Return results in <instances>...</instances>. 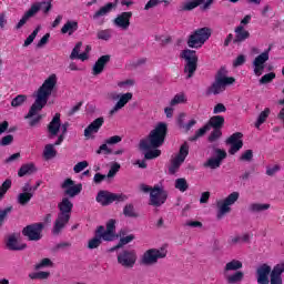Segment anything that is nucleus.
<instances>
[{"mask_svg":"<svg viewBox=\"0 0 284 284\" xmlns=\"http://www.w3.org/2000/svg\"><path fill=\"white\" fill-rule=\"evenodd\" d=\"M168 136V124L165 122H159L156 126L149 133L146 139L140 141V150L144 153L146 161H152L161 156V145L165 143Z\"/></svg>","mask_w":284,"mask_h":284,"instance_id":"f257e3e1","label":"nucleus"},{"mask_svg":"<svg viewBox=\"0 0 284 284\" xmlns=\"http://www.w3.org/2000/svg\"><path fill=\"white\" fill-rule=\"evenodd\" d=\"M57 88V74L52 73L48 79L44 80L42 85L38 89L36 94V101L31 105L28 114L24 119H32L37 116L41 110L48 105V99L52 95L53 90Z\"/></svg>","mask_w":284,"mask_h":284,"instance_id":"f03ea898","label":"nucleus"},{"mask_svg":"<svg viewBox=\"0 0 284 284\" xmlns=\"http://www.w3.org/2000/svg\"><path fill=\"white\" fill-rule=\"evenodd\" d=\"M72 207H74V204L68 197H63L62 201L58 204L60 212L58 213V217L55 219L52 229V234L54 236H59L65 227L67 223H70V217L72 216Z\"/></svg>","mask_w":284,"mask_h":284,"instance_id":"7ed1b4c3","label":"nucleus"},{"mask_svg":"<svg viewBox=\"0 0 284 284\" xmlns=\"http://www.w3.org/2000/svg\"><path fill=\"white\" fill-rule=\"evenodd\" d=\"M234 83H236V79H234V77H227V70L225 67H222L216 72L212 84L206 89V95L211 97V94H213L216 97L225 92L227 85H232Z\"/></svg>","mask_w":284,"mask_h":284,"instance_id":"20e7f679","label":"nucleus"},{"mask_svg":"<svg viewBox=\"0 0 284 284\" xmlns=\"http://www.w3.org/2000/svg\"><path fill=\"white\" fill-rule=\"evenodd\" d=\"M180 59L185 61L184 74H186V79H192V77L196 74V70H199V55L196 54V51L185 49L180 53Z\"/></svg>","mask_w":284,"mask_h":284,"instance_id":"39448f33","label":"nucleus"},{"mask_svg":"<svg viewBox=\"0 0 284 284\" xmlns=\"http://www.w3.org/2000/svg\"><path fill=\"white\" fill-rule=\"evenodd\" d=\"M212 37V29L203 27L196 29L191 36H189L187 45L189 48H202Z\"/></svg>","mask_w":284,"mask_h":284,"instance_id":"423d86ee","label":"nucleus"},{"mask_svg":"<svg viewBox=\"0 0 284 284\" xmlns=\"http://www.w3.org/2000/svg\"><path fill=\"white\" fill-rule=\"evenodd\" d=\"M241 196V193L239 192H232L229 194L224 200H221L217 202V219L221 221L225 214H230L232 212V205L239 201V197Z\"/></svg>","mask_w":284,"mask_h":284,"instance_id":"0eeeda50","label":"nucleus"},{"mask_svg":"<svg viewBox=\"0 0 284 284\" xmlns=\"http://www.w3.org/2000/svg\"><path fill=\"white\" fill-rule=\"evenodd\" d=\"M95 201L97 203H100V205H102L103 207H106V205H112L114 201H118L120 203L123 201H128V195L123 193L116 194L110 191L101 190L98 192V195L95 196Z\"/></svg>","mask_w":284,"mask_h":284,"instance_id":"6e6552de","label":"nucleus"},{"mask_svg":"<svg viewBox=\"0 0 284 284\" xmlns=\"http://www.w3.org/2000/svg\"><path fill=\"white\" fill-rule=\"evenodd\" d=\"M189 154H190V144H187V142H184L180 146L179 153L171 161V165L169 166V174H174L175 172H179V170L181 169V165L185 163V159H187Z\"/></svg>","mask_w":284,"mask_h":284,"instance_id":"1a4fd4ad","label":"nucleus"},{"mask_svg":"<svg viewBox=\"0 0 284 284\" xmlns=\"http://www.w3.org/2000/svg\"><path fill=\"white\" fill-rule=\"evenodd\" d=\"M168 256V250L161 248H150L144 252L141 257L142 265H156L159 258H165Z\"/></svg>","mask_w":284,"mask_h":284,"instance_id":"9d476101","label":"nucleus"},{"mask_svg":"<svg viewBox=\"0 0 284 284\" xmlns=\"http://www.w3.org/2000/svg\"><path fill=\"white\" fill-rule=\"evenodd\" d=\"M45 224L42 222L29 224L22 230V235L26 236L28 241H41L43 239V230Z\"/></svg>","mask_w":284,"mask_h":284,"instance_id":"9b49d317","label":"nucleus"},{"mask_svg":"<svg viewBox=\"0 0 284 284\" xmlns=\"http://www.w3.org/2000/svg\"><path fill=\"white\" fill-rule=\"evenodd\" d=\"M118 263L126 270H132L136 264V252L124 250L118 255Z\"/></svg>","mask_w":284,"mask_h":284,"instance_id":"f8f14e48","label":"nucleus"},{"mask_svg":"<svg viewBox=\"0 0 284 284\" xmlns=\"http://www.w3.org/2000/svg\"><path fill=\"white\" fill-rule=\"evenodd\" d=\"M168 201V191L154 186L150 193V205L153 207H161Z\"/></svg>","mask_w":284,"mask_h":284,"instance_id":"ddd939ff","label":"nucleus"},{"mask_svg":"<svg viewBox=\"0 0 284 284\" xmlns=\"http://www.w3.org/2000/svg\"><path fill=\"white\" fill-rule=\"evenodd\" d=\"M272 51V47H268L264 52H262L260 55H257L254 61V74L256 77H261L263 74V71L265 70V63L270 61V52Z\"/></svg>","mask_w":284,"mask_h":284,"instance_id":"4468645a","label":"nucleus"},{"mask_svg":"<svg viewBox=\"0 0 284 284\" xmlns=\"http://www.w3.org/2000/svg\"><path fill=\"white\" fill-rule=\"evenodd\" d=\"M62 190H64V194L74 199V196H79L81 191L83 190V184H74V181L70 178L65 179L64 182L61 184Z\"/></svg>","mask_w":284,"mask_h":284,"instance_id":"2eb2a0df","label":"nucleus"},{"mask_svg":"<svg viewBox=\"0 0 284 284\" xmlns=\"http://www.w3.org/2000/svg\"><path fill=\"white\" fill-rule=\"evenodd\" d=\"M226 145H231L229 154L234 155L243 149V134L241 132L233 133L226 139Z\"/></svg>","mask_w":284,"mask_h":284,"instance_id":"dca6fc26","label":"nucleus"},{"mask_svg":"<svg viewBox=\"0 0 284 284\" xmlns=\"http://www.w3.org/2000/svg\"><path fill=\"white\" fill-rule=\"evenodd\" d=\"M103 123H105V119L100 116L93 120L85 129H84V138L88 140L94 139L93 134H98L101 128H103Z\"/></svg>","mask_w":284,"mask_h":284,"instance_id":"f3484780","label":"nucleus"},{"mask_svg":"<svg viewBox=\"0 0 284 284\" xmlns=\"http://www.w3.org/2000/svg\"><path fill=\"white\" fill-rule=\"evenodd\" d=\"M101 234L103 241H106L108 243L114 241V239H116V220H109L106 223V230L105 226H103Z\"/></svg>","mask_w":284,"mask_h":284,"instance_id":"a211bd4d","label":"nucleus"},{"mask_svg":"<svg viewBox=\"0 0 284 284\" xmlns=\"http://www.w3.org/2000/svg\"><path fill=\"white\" fill-rule=\"evenodd\" d=\"M49 139H54L61 130V113H55L51 122L47 126Z\"/></svg>","mask_w":284,"mask_h":284,"instance_id":"6ab92c4d","label":"nucleus"},{"mask_svg":"<svg viewBox=\"0 0 284 284\" xmlns=\"http://www.w3.org/2000/svg\"><path fill=\"white\" fill-rule=\"evenodd\" d=\"M256 274L258 284H270V274H272V266L263 264L257 268Z\"/></svg>","mask_w":284,"mask_h":284,"instance_id":"aec40b11","label":"nucleus"},{"mask_svg":"<svg viewBox=\"0 0 284 284\" xmlns=\"http://www.w3.org/2000/svg\"><path fill=\"white\" fill-rule=\"evenodd\" d=\"M130 19H132V11H124L113 20V23L122 30H128L130 28Z\"/></svg>","mask_w":284,"mask_h":284,"instance_id":"412c9836","label":"nucleus"},{"mask_svg":"<svg viewBox=\"0 0 284 284\" xmlns=\"http://www.w3.org/2000/svg\"><path fill=\"white\" fill-rule=\"evenodd\" d=\"M110 54L101 55L92 68V74L94 77H99V74H101L103 70H105V65L110 63Z\"/></svg>","mask_w":284,"mask_h":284,"instance_id":"4be33fe9","label":"nucleus"},{"mask_svg":"<svg viewBox=\"0 0 284 284\" xmlns=\"http://www.w3.org/2000/svg\"><path fill=\"white\" fill-rule=\"evenodd\" d=\"M103 225H100L97 227L94 232V237L89 240L88 242V248L89 250H97V247L101 246V243H103Z\"/></svg>","mask_w":284,"mask_h":284,"instance_id":"5701e85b","label":"nucleus"},{"mask_svg":"<svg viewBox=\"0 0 284 284\" xmlns=\"http://www.w3.org/2000/svg\"><path fill=\"white\" fill-rule=\"evenodd\" d=\"M119 236H120V241L115 246H113L111 248V252L120 250V247H123V245H128V243H132V241H134V239H135L134 234L128 235V230H125V229H122L119 232Z\"/></svg>","mask_w":284,"mask_h":284,"instance_id":"b1692460","label":"nucleus"},{"mask_svg":"<svg viewBox=\"0 0 284 284\" xmlns=\"http://www.w3.org/2000/svg\"><path fill=\"white\" fill-rule=\"evenodd\" d=\"M235 32V38L233 39V43L235 45H241L244 41H247L250 38V31L245 30V27L243 26H237L234 30Z\"/></svg>","mask_w":284,"mask_h":284,"instance_id":"393cba45","label":"nucleus"},{"mask_svg":"<svg viewBox=\"0 0 284 284\" xmlns=\"http://www.w3.org/2000/svg\"><path fill=\"white\" fill-rule=\"evenodd\" d=\"M7 247L11 252H21L28 247V244L26 243H19V240H17V236L10 235L7 240Z\"/></svg>","mask_w":284,"mask_h":284,"instance_id":"a878e982","label":"nucleus"},{"mask_svg":"<svg viewBox=\"0 0 284 284\" xmlns=\"http://www.w3.org/2000/svg\"><path fill=\"white\" fill-rule=\"evenodd\" d=\"M206 125H209V130H211V128H213V130H223L225 118L223 115H213L210 118Z\"/></svg>","mask_w":284,"mask_h":284,"instance_id":"bb28decb","label":"nucleus"},{"mask_svg":"<svg viewBox=\"0 0 284 284\" xmlns=\"http://www.w3.org/2000/svg\"><path fill=\"white\" fill-rule=\"evenodd\" d=\"M37 14V8H30L20 19V21L16 26V30H21L26 23H28V20L31 19V17H34Z\"/></svg>","mask_w":284,"mask_h":284,"instance_id":"cd10ccee","label":"nucleus"},{"mask_svg":"<svg viewBox=\"0 0 284 284\" xmlns=\"http://www.w3.org/2000/svg\"><path fill=\"white\" fill-rule=\"evenodd\" d=\"M79 30V22L77 21H67V23H64V26L61 29V33L62 34H74V32H77Z\"/></svg>","mask_w":284,"mask_h":284,"instance_id":"c85d7f7f","label":"nucleus"},{"mask_svg":"<svg viewBox=\"0 0 284 284\" xmlns=\"http://www.w3.org/2000/svg\"><path fill=\"white\" fill-rule=\"evenodd\" d=\"M34 172H37V166H34V164H22L18 171V176L21 179L23 176H28V174H34Z\"/></svg>","mask_w":284,"mask_h":284,"instance_id":"c756f323","label":"nucleus"},{"mask_svg":"<svg viewBox=\"0 0 284 284\" xmlns=\"http://www.w3.org/2000/svg\"><path fill=\"white\" fill-rule=\"evenodd\" d=\"M241 268H243V262L239 260H232L231 262L226 263L224 272H237V270Z\"/></svg>","mask_w":284,"mask_h":284,"instance_id":"7c9ffc66","label":"nucleus"},{"mask_svg":"<svg viewBox=\"0 0 284 284\" xmlns=\"http://www.w3.org/2000/svg\"><path fill=\"white\" fill-rule=\"evenodd\" d=\"M243 278H245V273H243L242 271H236L235 273L226 277V282L230 284H236V283H241Z\"/></svg>","mask_w":284,"mask_h":284,"instance_id":"2f4dec72","label":"nucleus"},{"mask_svg":"<svg viewBox=\"0 0 284 284\" xmlns=\"http://www.w3.org/2000/svg\"><path fill=\"white\" fill-rule=\"evenodd\" d=\"M112 8H114V3L109 2L104 7L100 8L94 14L93 19H99V17H105L109 12H112Z\"/></svg>","mask_w":284,"mask_h":284,"instance_id":"473e14b6","label":"nucleus"},{"mask_svg":"<svg viewBox=\"0 0 284 284\" xmlns=\"http://www.w3.org/2000/svg\"><path fill=\"white\" fill-rule=\"evenodd\" d=\"M31 8H37L36 14L37 12H39V10H42V12H44V14H48V12H50V10H52V2L50 1H42L36 4H32Z\"/></svg>","mask_w":284,"mask_h":284,"instance_id":"72a5a7b5","label":"nucleus"},{"mask_svg":"<svg viewBox=\"0 0 284 284\" xmlns=\"http://www.w3.org/2000/svg\"><path fill=\"white\" fill-rule=\"evenodd\" d=\"M202 3H205V0H189L183 4L182 10H184L185 12H190L194 10V8H199V6H202Z\"/></svg>","mask_w":284,"mask_h":284,"instance_id":"f704fd0d","label":"nucleus"},{"mask_svg":"<svg viewBox=\"0 0 284 284\" xmlns=\"http://www.w3.org/2000/svg\"><path fill=\"white\" fill-rule=\"evenodd\" d=\"M271 110L270 108H265L257 116V120L255 122V128H261V125H263V123H265L267 121V118L271 114Z\"/></svg>","mask_w":284,"mask_h":284,"instance_id":"c9c22d12","label":"nucleus"},{"mask_svg":"<svg viewBox=\"0 0 284 284\" xmlns=\"http://www.w3.org/2000/svg\"><path fill=\"white\" fill-rule=\"evenodd\" d=\"M57 156V149H54V144H47L43 150V158L45 161H50V159H54Z\"/></svg>","mask_w":284,"mask_h":284,"instance_id":"e433bc0d","label":"nucleus"},{"mask_svg":"<svg viewBox=\"0 0 284 284\" xmlns=\"http://www.w3.org/2000/svg\"><path fill=\"white\" fill-rule=\"evenodd\" d=\"M123 214L128 219H139V213H136V211L134 210V204L131 203L126 204L123 207Z\"/></svg>","mask_w":284,"mask_h":284,"instance_id":"4c0bfd02","label":"nucleus"},{"mask_svg":"<svg viewBox=\"0 0 284 284\" xmlns=\"http://www.w3.org/2000/svg\"><path fill=\"white\" fill-rule=\"evenodd\" d=\"M210 125L205 124L204 126L200 128L197 131H195V134L189 138V141L194 142L199 141L201 136H205V134L209 132Z\"/></svg>","mask_w":284,"mask_h":284,"instance_id":"58836bf2","label":"nucleus"},{"mask_svg":"<svg viewBox=\"0 0 284 284\" xmlns=\"http://www.w3.org/2000/svg\"><path fill=\"white\" fill-rule=\"evenodd\" d=\"M29 278H31V281H45L50 278V272L40 271L36 273H30Z\"/></svg>","mask_w":284,"mask_h":284,"instance_id":"ea45409f","label":"nucleus"},{"mask_svg":"<svg viewBox=\"0 0 284 284\" xmlns=\"http://www.w3.org/2000/svg\"><path fill=\"white\" fill-rule=\"evenodd\" d=\"M265 210H270V204L251 203L248 205V212L253 214L256 212H265Z\"/></svg>","mask_w":284,"mask_h":284,"instance_id":"a19ab883","label":"nucleus"},{"mask_svg":"<svg viewBox=\"0 0 284 284\" xmlns=\"http://www.w3.org/2000/svg\"><path fill=\"white\" fill-rule=\"evenodd\" d=\"M32 196H34V193H20L17 201L19 205L26 206L32 201Z\"/></svg>","mask_w":284,"mask_h":284,"instance_id":"79ce46f5","label":"nucleus"},{"mask_svg":"<svg viewBox=\"0 0 284 284\" xmlns=\"http://www.w3.org/2000/svg\"><path fill=\"white\" fill-rule=\"evenodd\" d=\"M190 184H187V180L185 178H179L175 180V190L180 192H187Z\"/></svg>","mask_w":284,"mask_h":284,"instance_id":"37998d69","label":"nucleus"},{"mask_svg":"<svg viewBox=\"0 0 284 284\" xmlns=\"http://www.w3.org/2000/svg\"><path fill=\"white\" fill-rule=\"evenodd\" d=\"M26 101H28V95L19 94L12 99L11 108H21V105H23V103H26Z\"/></svg>","mask_w":284,"mask_h":284,"instance_id":"c03bdc74","label":"nucleus"},{"mask_svg":"<svg viewBox=\"0 0 284 284\" xmlns=\"http://www.w3.org/2000/svg\"><path fill=\"white\" fill-rule=\"evenodd\" d=\"M39 30H41V27H37L32 33L24 40V48H28V45H32L34 42V39H37V34H39Z\"/></svg>","mask_w":284,"mask_h":284,"instance_id":"a18cd8bd","label":"nucleus"},{"mask_svg":"<svg viewBox=\"0 0 284 284\" xmlns=\"http://www.w3.org/2000/svg\"><path fill=\"white\" fill-rule=\"evenodd\" d=\"M97 37H98V39H100L102 41H110V39H112V30H110V29L100 30V31H98Z\"/></svg>","mask_w":284,"mask_h":284,"instance_id":"49530a36","label":"nucleus"},{"mask_svg":"<svg viewBox=\"0 0 284 284\" xmlns=\"http://www.w3.org/2000/svg\"><path fill=\"white\" fill-rule=\"evenodd\" d=\"M221 163L222 162H220L216 158H211L204 163V166L210 168L211 170H216L221 168Z\"/></svg>","mask_w":284,"mask_h":284,"instance_id":"de8ad7c7","label":"nucleus"},{"mask_svg":"<svg viewBox=\"0 0 284 284\" xmlns=\"http://www.w3.org/2000/svg\"><path fill=\"white\" fill-rule=\"evenodd\" d=\"M221 136H223V132L221 131V129H213V131L211 132L207 139L209 143H214L219 141Z\"/></svg>","mask_w":284,"mask_h":284,"instance_id":"09e8293b","label":"nucleus"},{"mask_svg":"<svg viewBox=\"0 0 284 284\" xmlns=\"http://www.w3.org/2000/svg\"><path fill=\"white\" fill-rule=\"evenodd\" d=\"M130 101H132V93L128 92L122 94L116 103L122 108H125Z\"/></svg>","mask_w":284,"mask_h":284,"instance_id":"8fccbe9b","label":"nucleus"},{"mask_svg":"<svg viewBox=\"0 0 284 284\" xmlns=\"http://www.w3.org/2000/svg\"><path fill=\"white\" fill-rule=\"evenodd\" d=\"M186 101H187V99H185L184 93H178L171 100L170 105H179V103H185Z\"/></svg>","mask_w":284,"mask_h":284,"instance_id":"3c124183","label":"nucleus"},{"mask_svg":"<svg viewBox=\"0 0 284 284\" xmlns=\"http://www.w3.org/2000/svg\"><path fill=\"white\" fill-rule=\"evenodd\" d=\"M273 79H276V73L274 72H270V73H266L264 74L261 79H260V83L262 85H265L267 83H272V80Z\"/></svg>","mask_w":284,"mask_h":284,"instance_id":"603ef678","label":"nucleus"},{"mask_svg":"<svg viewBox=\"0 0 284 284\" xmlns=\"http://www.w3.org/2000/svg\"><path fill=\"white\" fill-rule=\"evenodd\" d=\"M271 284H283V277L275 270L271 272Z\"/></svg>","mask_w":284,"mask_h":284,"instance_id":"864d4df0","label":"nucleus"},{"mask_svg":"<svg viewBox=\"0 0 284 284\" xmlns=\"http://www.w3.org/2000/svg\"><path fill=\"white\" fill-rule=\"evenodd\" d=\"M252 159H254V151L252 150L244 151L240 156V161H246V163H250Z\"/></svg>","mask_w":284,"mask_h":284,"instance_id":"5fc2aeb1","label":"nucleus"},{"mask_svg":"<svg viewBox=\"0 0 284 284\" xmlns=\"http://www.w3.org/2000/svg\"><path fill=\"white\" fill-rule=\"evenodd\" d=\"M52 265V260L44 257L40 263L36 264L34 270H42V267H50Z\"/></svg>","mask_w":284,"mask_h":284,"instance_id":"6e6d98bb","label":"nucleus"},{"mask_svg":"<svg viewBox=\"0 0 284 284\" xmlns=\"http://www.w3.org/2000/svg\"><path fill=\"white\" fill-rule=\"evenodd\" d=\"M214 154L216 155L215 159L222 163H223L224 159H227V152H225V150L214 149Z\"/></svg>","mask_w":284,"mask_h":284,"instance_id":"4d7b16f0","label":"nucleus"},{"mask_svg":"<svg viewBox=\"0 0 284 284\" xmlns=\"http://www.w3.org/2000/svg\"><path fill=\"white\" fill-rule=\"evenodd\" d=\"M12 212V206H7L6 209H0V225H3V221H6L8 214Z\"/></svg>","mask_w":284,"mask_h":284,"instance_id":"13d9d810","label":"nucleus"},{"mask_svg":"<svg viewBox=\"0 0 284 284\" xmlns=\"http://www.w3.org/2000/svg\"><path fill=\"white\" fill-rule=\"evenodd\" d=\"M10 187H12V181L6 180L0 186V195L6 196V193L8 192V190H10Z\"/></svg>","mask_w":284,"mask_h":284,"instance_id":"bf43d9fd","label":"nucleus"},{"mask_svg":"<svg viewBox=\"0 0 284 284\" xmlns=\"http://www.w3.org/2000/svg\"><path fill=\"white\" fill-rule=\"evenodd\" d=\"M88 165H89L88 161L78 162L73 168V172H75V174H79L83 172V170L88 168Z\"/></svg>","mask_w":284,"mask_h":284,"instance_id":"052dcab7","label":"nucleus"},{"mask_svg":"<svg viewBox=\"0 0 284 284\" xmlns=\"http://www.w3.org/2000/svg\"><path fill=\"white\" fill-rule=\"evenodd\" d=\"M123 141V138L120 135H113L105 140L106 145H116V143H121Z\"/></svg>","mask_w":284,"mask_h":284,"instance_id":"680f3d73","label":"nucleus"},{"mask_svg":"<svg viewBox=\"0 0 284 284\" xmlns=\"http://www.w3.org/2000/svg\"><path fill=\"white\" fill-rule=\"evenodd\" d=\"M81 45H83V42H78L75 47L73 48L70 59H77L79 55V52H81Z\"/></svg>","mask_w":284,"mask_h":284,"instance_id":"e2e57ef3","label":"nucleus"},{"mask_svg":"<svg viewBox=\"0 0 284 284\" xmlns=\"http://www.w3.org/2000/svg\"><path fill=\"white\" fill-rule=\"evenodd\" d=\"M103 152L104 154H112V149L108 148V143L100 145L97 150V154H103Z\"/></svg>","mask_w":284,"mask_h":284,"instance_id":"0e129e2a","label":"nucleus"},{"mask_svg":"<svg viewBox=\"0 0 284 284\" xmlns=\"http://www.w3.org/2000/svg\"><path fill=\"white\" fill-rule=\"evenodd\" d=\"M105 179H108V175L101 174V173H95L94 178H93V183H95V185H100V183H103V181H105Z\"/></svg>","mask_w":284,"mask_h":284,"instance_id":"69168bd1","label":"nucleus"},{"mask_svg":"<svg viewBox=\"0 0 284 284\" xmlns=\"http://www.w3.org/2000/svg\"><path fill=\"white\" fill-rule=\"evenodd\" d=\"M223 112H227V108L223 103H217L213 109V114H221Z\"/></svg>","mask_w":284,"mask_h":284,"instance_id":"338daca9","label":"nucleus"},{"mask_svg":"<svg viewBox=\"0 0 284 284\" xmlns=\"http://www.w3.org/2000/svg\"><path fill=\"white\" fill-rule=\"evenodd\" d=\"M13 141H14V136L12 134H9L2 138L0 145L2 146L10 145Z\"/></svg>","mask_w":284,"mask_h":284,"instance_id":"774afa93","label":"nucleus"}]
</instances>
